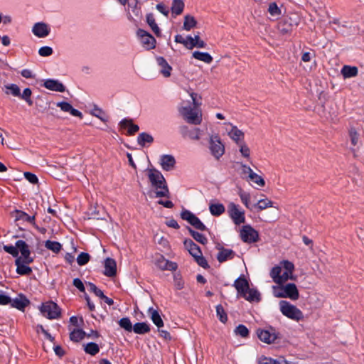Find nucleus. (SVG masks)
I'll list each match as a JSON object with an SVG mask.
<instances>
[{"label": "nucleus", "mask_w": 364, "mask_h": 364, "mask_svg": "<svg viewBox=\"0 0 364 364\" xmlns=\"http://www.w3.org/2000/svg\"><path fill=\"white\" fill-rule=\"evenodd\" d=\"M257 335L261 341L267 344L273 343L277 339L281 338L280 333L273 328H270L269 330L259 328Z\"/></svg>", "instance_id": "obj_9"}, {"label": "nucleus", "mask_w": 364, "mask_h": 364, "mask_svg": "<svg viewBox=\"0 0 364 364\" xmlns=\"http://www.w3.org/2000/svg\"><path fill=\"white\" fill-rule=\"evenodd\" d=\"M185 248L193 257L199 255L202 253L200 248L191 239H185L183 241Z\"/></svg>", "instance_id": "obj_22"}, {"label": "nucleus", "mask_w": 364, "mask_h": 364, "mask_svg": "<svg viewBox=\"0 0 364 364\" xmlns=\"http://www.w3.org/2000/svg\"><path fill=\"white\" fill-rule=\"evenodd\" d=\"M181 218L187 221L194 228L200 230L206 231L208 230L207 227L202 223V221L195 214L188 210H183L181 213Z\"/></svg>", "instance_id": "obj_8"}, {"label": "nucleus", "mask_w": 364, "mask_h": 364, "mask_svg": "<svg viewBox=\"0 0 364 364\" xmlns=\"http://www.w3.org/2000/svg\"><path fill=\"white\" fill-rule=\"evenodd\" d=\"M235 333L242 338H247L249 336L250 331L245 325L240 324L236 327Z\"/></svg>", "instance_id": "obj_48"}, {"label": "nucleus", "mask_w": 364, "mask_h": 364, "mask_svg": "<svg viewBox=\"0 0 364 364\" xmlns=\"http://www.w3.org/2000/svg\"><path fill=\"white\" fill-rule=\"evenodd\" d=\"M273 294L277 298H289L293 301L299 298V293L295 284L289 283L286 285L273 287Z\"/></svg>", "instance_id": "obj_2"}, {"label": "nucleus", "mask_w": 364, "mask_h": 364, "mask_svg": "<svg viewBox=\"0 0 364 364\" xmlns=\"http://www.w3.org/2000/svg\"><path fill=\"white\" fill-rule=\"evenodd\" d=\"M148 312L150 314L151 321L159 328L164 326V321L158 311L153 308H149Z\"/></svg>", "instance_id": "obj_26"}, {"label": "nucleus", "mask_w": 364, "mask_h": 364, "mask_svg": "<svg viewBox=\"0 0 364 364\" xmlns=\"http://www.w3.org/2000/svg\"><path fill=\"white\" fill-rule=\"evenodd\" d=\"M282 273V267L274 266L270 272V277H272L274 282L278 284L280 279V275Z\"/></svg>", "instance_id": "obj_42"}, {"label": "nucleus", "mask_w": 364, "mask_h": 364, "mask_svg": "<svg viewBox=\"0 0 364 364\" xmlns=\"http://www.w3.org/2000/svg\"><path fill=\"white\" fill-rule=\"evenodd\" d=\"M228 213L235 225H238L245 222V213L240 210L238 205L230 203L228 205Z\"/></svg>", "instance_id": "obj_10"}, {"label": "nucleus", "mask_w": 364, "mask_h": 364, "mask_svg": "<svg viewBox=\"0 0 364 364\" xmlns=\"http://www.w3.org/2000/svg\"><path fill=\"white\" fill-rule=\"evenodd\" d=\"M83 349L86 353L90 355H95L100 352L99 346L94 342L83 345Z\"/></svg>", "instance_id": "obj_32"}, {"label": "nucleus", "mask_w": 364, "mask_h": 364, "mask_svg": "<svg viewBox=\"0 0 364 364\" xmlns=\"http://www.w3.org/2000/svg\"><path fill=\"white\" fill-rule=\"evenodd\" d=\"M31 94H32V92L30 88H25L23 91V93L22 94L20 93L19 97L22 100H24L29 106H31V105H33V103L31 98Z\"/></svg>", "instance_id": "obj_47"}, {"label": "nucleus", "mask_w": 364, "mask_h": 364, "mask_svg": "<svg viewBox=\"0 0 364 364\" xmlns=\"http://www.w3.org/2000/svg\"><path fill=\"white\" fill-rule=\"evenodd\" d=\"M160 164L164 171L172 170L176 165V159L172 155L164 154L160 158Z\"/></svg>", "instance_id": "obj_15"}, {"label": "nucleus", "mask_w": 364, "mask_h": 364, "mask_svg": "<svg viewBox=\"0 0 364 364\" xmlns=\"http://www.w3.org/2000/svg\"><path fill=\"white\" fill-rule=\"evenodd\" d=\"M3 249L6 252L11 255L14 257H19L18 250H17L16 245H4Z\"/></svg>", "instance_id": "obj_52"}, {"label": "nucleus", "mask_w": 364, "mask_h": 364, "mask_svg": "<svg viewBox=\"0 0 364 364\" xmlns=\"http://www.w3.org/2000/svg\"><path fill=\"white\" fill-rule=\"evenodd\" d=\"M148 178L152 187L156 190L155 192L156 198H170V191L166 181L159 170L156 168L148 169Z\"/></svg>", "instance_id": "obj_1"}, {"label": "nucleus", "mask_w": 364, "mask_h": 364, "mask_svg": "<svg viewBox=\"0 0 364 364\" xmlns=\"http://www.w3.org/2000/svg\"><path fill=\"white\" fill-rule=\"evenodd\" d=\"M216 314L218 319L223 323H225L228 321V315L221 304L216 306Z\"/></svg>", "instance_id": "obj_40"}, {"label": "nucleus", "mask_w": 364, "mask_h": 364, "mask_svg": "<svg viewBox=\"0 0 364 364\" xmlns=\"http://www.w3.org/2000/svg\"><path fill=\"white\" fill-rule=\"evenodd\" d=\"M193 58L205 63L210 64L213 62V57L206 52L194 51L192 54Z\"/></svg>", "instance_id": "obj_27"}, {"label": "nucleus", "mask_w": 364, "mask_h": 364, "mask_svg": "<svg viewBox=\"0 0 364 364\" xmlns=\"http://www.w3.org/2000/svg\"><path fill=\"white\" fill-rule=\"evenodd\" d=\"M208 147L212 156L217 160L225 154V145L218 134L210 136Z\"/></svg>", "instance_id": "obj_5"}, {"label": "nucleus", "mask_w": 364, "mask_h": 364, "mask_svg": "<svg viewBox=\"0 0 364 364\" xmlns=\"http://www.w3.org/2000/svg\"><path fill=\"white\" fill-rule=\"evenodd\" d=\"M194 259L199 266H200L205 269H207L209 267L208 263L207 260L205 259V258L203 256L202 253L200 254L199 255L196 256V257H194Z\"/></svg>", "instance_id": "obj_56"}, {"label": "nucleus", "mask_w": 364, "mask_h": 364, "mask_svg": "<svg viewBox=\"0 0 364 364\" xmlns=\"http://www.w3.org/2000/svg\"><path fill=\"white\" fill-rule=\"evenodd\" d=\"M240 236L244 242L248 244L255 243L259 240V232L250 225L242 227Z\"/></svg>", "instance_id": "obj_7"}, {"label": "nucleus", "mask_w": 364, "mask_h": 364, "mask_svg": "<svg viewBox=\"0 0 364 364\" xmlns=\"http://www.w3.org/2000/svg\"><path fill=\"white\" fill-rule=\"evenodd\" d=\"M6 88L7 90H9L11 92V94L15 97H19L20 96V88L16 84H10L8 85H6Z\"/></svg>", "instance_id": "obj_58"}, {"label": "nucleus", "mask_w": 364, "mask_h": 364, "mask_svg": "<svg viewBox=\"0 0 364 364\" xmlns=\"http://www.w3.org/2000/svg\"><path fill=\"white\" fill-rule=\"evenodd\" d=\"M245 299L248 301H259L260 300V294L257 290L250 288Z\"/></svg>", "instance_id": "obj_39"}, {"label": "nucleus", "mask_w": 364, "mask_h": 364, "mask_svg": "<svg viewBox=\"0 0 364 364\" xmlns=\"http://www.w3.org/2000/svg\"><path fill=\"white\" fill-rule=\"evenodd\" d=\"M292 274L288 273V272H284L283 274L280 275V279L278 282L279 285L284 284L289 279H292Z\"/></svg>", "instance_id": "obj_63"}, {"label": "nucleus", "mask_w": 364, "mask_h": 364, "mask_svg": "<svg viewBox=\"0 0 364 364\" xmlns=\"http://www.w3.org/2000/svg\"><path fill=\"white\" fill-rule=\"evenodd\" d=\"M249 178L254 182L255 183L257 184L258 186L262 187L264 186L265 182L264 180L259 175H257L256 173H251V175L249 176Z\"/></svg>", "instance_id": "obj_51"}, {"label": "nucleus", "mask_w": 364, "mask_h": 364, "mask_svg": "<svg viewBox=\"0 0 364 364\" xmlns=\"http://www.w3.org/2000/svg\"><path fill=\"white\" fill-rule=\"evenodd\" d=\"M188 230L193 238L198 242L202 245H205L208 243V238L203 234L195 231L191 228H188Z\"/></svg>", "instance_id": "obj_34"}, {"label": "nucleus", "mask_w": 364, "mask_h": 364, "mask_svg": "<svg viewBox=\"0 0 364 364\" xmlns=\"http://www.w3.org/2000/svg\"><path fill=\"white\" fill-rule=\"evenodd\" d=\"M90 256L88 253L80 252L77 257V262L80 266L85 265L90 261Z\"/></svg>", "instance_id": "obj_49"}, {"label": "nucleus", "mask_w": 364, "mask_h": 364, "mask_svg": "<svg viewBox=\"0 0 364 364\" xmlns=\"http://www.w3.org/2000/svg\"><path fill=\"white\" fill-rule=\"evenodd\" d=\"M175 41L178 43L183 44L186 48L189 49V41L186 38H184L181 35L177 34L175 36Z\"/></svg>", "instance_id": "obj_61"}, {"label": "nucleus", "mask_w": 364, "mask_h": 364, "mask_svg": "<svg viewBox=\"0 0 364 364\" xmlns=\"http://www.w3.org/2000/svg\"><path fill=\"white\" fill-rule=\"evenodd\" d=\"M136 33L138 37L140 38L141 44L147 50H151L156 47V39L149 33L139 28L138 29Z\"/></svg>", "instance_id": "obj_11"}, {"label": "nucleus", "mask_w": 364, "mask_h": 364, "mask_svg": "<svg viewBox=\"0 0 364 364\" xmlns=\"http://www.w3.org/2000/svg\"><path fill=\"white\" fill-rule=\"evenodd\" d=\"M179 130L183 138L188 137L192 140H199L200 138V129L199 128L189 129L187 126L183 125L180 127Z\"/></svg>", "instance_id": "obj_13"}, {"label": "nucleus", "mask_w": 364, "mask_h": 364, "mask_svg": "<svg viewBox=\"0 0 364 364\" xmlns=\"http://www.w3.org/2000/svg\"><path fill=\"white\" fill-rule=\"evenodd\" d=\"M173 280H174V284L177 289L181 290L183 288L184 282L182 280L181 274H175Z\"/></svg>", "instance_id": "obj_59"}, {"label": "nucleus", "mask_w": 364, "mask_h": 364, "mask_svg": "<svg viewBox=\"0 0 364 364\" xmlns=\"http://www.w3.org/2000/svg\"><path fill=\"white\" fill-rule=\"evenodd\" d=\"M358 70L355 66L344 65L341 69V74L344 78H350L358 75Z\"/></svg>", "instance_id": "obj_28"}, {"label": "nucleus", "mask_w": 364, "mask_h": 364, "mask_svg": "<svg viewBox=\"0 0 364 364\" xmlns=\"http://www.w3.org/2000/svg\"><path fill=\"white\" fill-rule=\"evenodd\" d=\"M349 136L351 144L353 146H357L359 141V134L357 132L355 128H350L349 130Z\"/></svg>", "instance_id": "obj_50"}, {"label": "nucleus", "mask_w": 364, "mask_h": 364, "mask_svg": "<svg viewBox=\"0 0 364 364\" xmlns=\"http://www.w3.org/2000/svg\"><path fill=\"white\" fill-rule=\"evenodd\" d=\"M15 264L16 266V273L20 275H30L32 273V269L28 267L26 262H23V259L21 257H17L15 260Z\"/></svg>", "instance_id": "obj_17"}, {"label": "nucleus", "mask_w": 364, "mask_h": 364, "mask_svg": "<svg viewBox=\"0 0 364 364\" xmlns=\"http://www.w3.org/2000/svg\"><path fill=\"white\" fill-rule=\"evenodd\" d=\"M233 286L237 291L242 290V288L248 289L249 283L244 277H240L235 281Z\"/></svg>", "instance_id": "obj_41"}, {"label": "nucleus", "mask_w": 364, "mask_h": 364, "mask_svg": "<svg viewBox=\"0 0 364 364\" xmlns=\"http://www.w3.org/2000/svg\"><path fill=\"white\" fill-rule=\"evenodd\" d=\"M14 217L15 218L16 221H23V222H27L33 225V223L35 222L36 216L33 215H28L26 213L16 210L13 213Z\"/></svg>", "instance_id": "obj_23"}, {"label": "nucleus", "mask_w": 364, "mask_h": 364, "mask_svg": "<svg viewBox=\"0 0 364 364\" xmlns=\"http://www.w3.org/2000/svg\"><path fill=\"white\" fill-rule=\"evenodd\" d=\"M179 112L189 124L198 125L202 122L201 112L197 109L192 108L191 106L181 107Z\"/></svg>", "instance_id": "obj_4"}, {"label": "nucleus", "mask_w": 364, "mask_h": 364, "mask_svg": "<svg viewBox=\"0 0 364 364\" xmlns=\"http://www.w3.org/2000/svg\"><path fill=\"white\" fill-rule=\"evenodd\" d=\"M268 12L273 17H279L281 15V10L275 2L269 4Z\"/></svg>", "instance_id": "obj_46"}, {"label": "nucleus", "mask_w": 364, "mask_h": 364, "mask_svg": "<svg viewBox=\"0 0 364 364\" xmlns=\"http://www.w3.org/2000/svg\"><path fill=\"white\" fill-rule=\"evenodd\" d=\"M279 304L280 311L284 316L296 321L304 319L303 312L296 306L285 300L280 301Z\"/></svg>", "instance_id": "obj_3"}, {"label": "nucleus", "mask_w": 364, "mask_h": 364, "mask_svg": "<svg viewBox=\"0 0 364 364\" xmlns=\"http://www.w3.org/2000/svg\"><path fill=\"white\" fill-rule=\"evenodd\" d=\"M32 31L38 38H44L49 34L50 29L48 25L44 23H36L34 24Z\"/></svg>", "instance_id": "obj_19"}, {"label": "nucleus", "mask_w": 364, "mask_h": 364, "mask_svg": "<svg viewBox=\"0 0 364 364\" xmlns=\"http://www.w3.org/2000/svg\"><path fill=\"white\" fill-rule=\"evenodd\" d=\"M119 326L124 328L125 331L131 332L132 331L133 326L130 319L128 317L121 318L118 322Z\"/></svg>", "instance_id": "obj_43"}, {"label": "nucleus", "mask_w": 364, "mask_h": 364, "mask_svg": "<svg viewBox=\"0 0 364 364\" xmlns=\"http://www.w3.org/2000/svg\"><path fill=\"white\" fill-rule=\"evenodd\" d=\"M53 48L50 46H43L38 50V54L42 57H48L53 54Z\"/></svg>", "instance_id": "obj_55"}, {"label": "nucleus", "mask_w": 364, "mask_h": 364, "mask_svg": "<svg viewBox=\"0 0 364 364\" xmlns=\"http://www.w3.org/2000/svg\"><path fill=\"white\" fill-rule=\"evenodd\" d=\"M282 267L285 269V272H288V273L293 274L294 270V265L291 262L288 260H284L281 262Z\"/></svg>", "instance_id": "obj_57"}, {"label": "nucleus", "mask_w": 364, "mask_h": 364, "mask_svg": "<svg viewBox=\"0 0 364 364\" xmlns=\"http://www.w3.org/2000/svg\"><path fill=\"white\" fill-rule=\"evenodd\" d=\"M105 270L104 274L109 277H114L117 274V263L116 261L112 259L107 257L105 260L104 263Z\"/></svg>", "instance_id": "obj_14"}, {"label": "nucleus", "mask_w": 364, "mask_h": 364, "mask_svg": "<svg viewBox=\"0 0 364 364\" xmlns=\"http://www.w3.org/2000/svg\"><path fill=\"white\" fill-rule=\"evenodd\" d=\"M43 86L50 90L63 92L65 90V86L58 80L47 79L44 81Z\"/></svg>", "instance_id": "obj_18"}, {"label": "nucleus", "mask_w": 364, "mask_h": 364, "mask_svg": "<svg viewBox=\"0 0 364 364\" xmlns=\"http://www.w3.org/2000/svg\"><path fill=\"white\" fill-rule=\"evenodd\" d=\"M16 246L18 252L21 254V258L23 259V262L26 264H31L33 262V257H31V250L28 244L21 240L16 242Z\"/></svg>", "instance_id": "obj_12"}, {"label": "nucleus", "mask_w": 364, "mask_h": 364, "mask_svg": "<svg viewBox=\"0 0 364 364\" xmlns=\"http://www.w3.org/2000/svg\"><path fill=\"white\" fill-rule=\"evenodd\" d=\"M238 195L245 206L248 209H251L250 207V194L242 190H240Z\"/></svg>", "instance_id": "obj_45"}, {"label": "nucleus", "mask_w": 364, "mask_h": 364, "mask_svg": "<svg viewBox=\"0 0 364 364\" xmlns=\"http://www.w3.org/2000/svg\"><path fill=\"white\" fill-rule=\"evenodd\" d=\"M291 29H292L291 24L287 25V21H285V20L283 21H281L279 23V30L280 31L281 33H282L284 34L289 33L291 31Z\"/></svg>", "instance_id": "obj_53"}, {"label": "nucleus", "mask_w": 364, "mask_h": 364, "mask_svg": "<svg viewBox=\"0 0 364 364\" xmlns=\"http://www.w3.org/2000/svg\"><path fill=\"white\" fill-rule=\"evenodd\" d=\"M258 364H277V360L271 358L262 356L258 360Z\"/></svg>", "instance_id": "obj_64"}, {"label": "nucleus", "mask_w": 364, "mask_h": 364, "mask_svg": "<svg viewBox=\"0 0 364 364\" xmlns=\"http://www.w3.org/2000/svg\"><path fill=\"white\" fill-rule=\"evenodd\" d=\"M187 39L190 42L189 50H191L195 47L204 48L206 46V43L200 38L199 34L195 35L194 37H192L191 36H188Z\"/></svg>", "instance_id": "obj_25"}, {"label": "nucleus", "mask_w": 364, "mask_h": 364, "mask_svg": "<svg viewBox=\"0 0 364 364\" xmlns=\"http://www.w3.org/2000/svg\"><path fill=\"white\" fill-rule=\"evenodd\" d=\"M228 135L237 144H240V140L244 138V133L240 130L236 126L232 127L229 132Z\"/></svg>", "instance_id": "obj_30"}, {"label": "nucleus", "mask_w": 364, "mask_h": 364, "mask_svg": "<svg viewBox=\"0 0 364 364\" xmlns=\"http://www.w3.org/2000/svg\"><path fill=\"white\" fill-rule=\"evenodd\" d=\"M40 310L41 314L48 319H56L61 315L60 307L53 301L43 303Z\"/></svg>", "instance_id": "obj_6"}, {"label": "nucleus", "mask_w": 364, "mask_h": 364, "mask_svg": "<svg viewBox=\"0 0 364 364\" xmlns=\"http://www.w3.org/2000/svg\"><path fill=\"white\" fill-rule=\"evenodd\" d=\"M197 21L195 18L190 15H186L184 17V22L183 28L186 31H190L196 26Z\"/></svg>", "instance_id": "obj_36"}, {"label": "nucleus", "mask_w": 364, "mask_h": 364, "mask_svg": "<svg viewBox=\"0 0 364 364\" xmlns=\"http://www.w3.org/2000/svg\"><path fill=\"white\" fill-rule=\"evenodd\" d=\"M29 304V300L23 294H19L18 297L11 300L10 302L11 307L16 308L20 311H24V309Z\"/></svg>", "instance_id": "obj_20"}, {"label": "nucleus", "mask_w": 364, "mask_h": 364, "mask_svg": "<svg viewBox=\"0 0 364 364\" xmlns=\"http://www.w3.org/2000/svg\"><path fill=\"white\" fill-rule=\"evenodd\" d=\"M162 262H165V264H167L166 266H164L167 270L175 271L178 268V265L176 262L167 260L165 258H162Z\"/></svg>", "instance_id": "obj_62"}, {"label": "nucleus", "mask_w": 364, "mask_h": 364, "mask_svg": "<svg viewBox=\"0 0 364 364\" xmlns=\"http://www.w3.org/2000/svg\"><path fill=\"white\" fill-rule=\"evenodd\" d=\"M184 9V3L182 0H173L171 11L176 15H180Z\"/></svg>", "instance_id": "obj_37"}, {"label": "nucleus", "mask_w": 364, "mask_h": 364, "mask_svg": "<svg viewBox=\"0 0 364 364\" xmlns=\"http://www.w3.org/2000/svg\"><path fill=\"white\" fill-rule=\"evenodd\" d=\"M45 247L54 253H58L62 249L61 244L57 241L47 240L45 242Z\"/></svg>", "instance_id": "obj_38"}, {"label": "nucleus", "mask_w": 364, "mask_h": 364, "mask_svg": "<svg viewBox=\"0 0 364 364\" xmlns=\"http://www.w3.org/2000/svg\"><path fill=\"white\" fill-rule=\"evenodd\" d=\"M119 126L122 129H127V135H134L139 130V127L133 123L132 119H123L119 122Z\"/></svg>", "instance_id": "obj_16"}, {"label": "nucleus", "mask_w": 364, "mask_h": 364, "mask_svg": "<svg viewBox=\"0 0 364 364\" xmlns=\"http://www.w3.org/2000/svg\"><path fill=\"white\" fill-rule=\"evenodd\" d=\"M209 210L213 215L220 216L225 212V208L222 203H212L209 205Z\"/></svg>", "instance_id": "obj_33"}, {"label": "nucleus", "mask_w": 364, "mask_h": 364, "mask_svg": "<svg viewBox=\"0 0 364 364\" xmlns=\"http://www.w3.org/2000/svg\"><path fill=\"white\" fill-rule=\"evenodd\" d=\"M273 202L268 199H261L258 201L257 204L255 205V207L258 209V210L261 211L267 208L272 207Z\"/></svg>", "instance_id": "obj_44"}, {"label": "nucleus", "mask_w": 364, "mask_h": 364, "mask_svg": "<svg viewBox=\"0 0 364 364\" xmlns=\"http://www.w3.org/2000/svg\"><path fill=\"white\" fill-rule=\"evenodd\" d=\"M85 336V332L80 328L74 329L70 333V338L73 342H79Z\"/></svg>", "instance_id": "obj_35"}, {"label": "nucleus", "mask_w": 364, "mask_h": 364, "mask_svg": "<svg viewBox=\"0 0 364 364\" xmlns=\"http://www.w3.org/2000/svg\"><path fill=\"white\" fill-rule=\"evenodd\" d=\"M218 250L219 252L217 255V259L220 263L233 259L235 255V252L230 249H225L221 247Z\"/></svg>", "instance_id": "obj_21"}, {"label": "nucleus", "mask_w": 364, "mask_h": 364, "mask_svg": "<svg viewBox=\"0 0 364 364\" xmlns=\"http://www.w3.org/2000/svg\"><path fill=\"white\" fill-rule=\"evenodd\" d=\"M132 331L136 334H145L150 331V326L146 323L138 322L133 326Z\"/></svg>", "instance_id": "obj_29"}, {"label": "nucleus", "mask_w": 364, "mask_h": 364, "mask_svg": "<svg viewBox=\"0 0 364 364\" xmlns=\"http://www.w3.org/2000/svg\"><path fill=\"white\" fill-rule=\"evenodd\" d=\"M156 61L158 65L161 67V73L166 77H169L172 68L168 65L166 60L163 57H158Z\"/></svg>", "instance_id": "obj_24"}, {"label": "nucleus", "mask_w": 364, "mask_h": 364, "mask_svg": "<svg viewBox=\"0 0 364 364\" xmlns=\"http://www.w3.org/2000/svg\"><path fill=\"white\" fill-rule=\"evenodd\" d=\"M25 178L32 184H36L38 182V178L34 173L31 172L24 173Z\"/></svg>", "instance_id": "obj_60"}, {"label": "nucleus", "mask_w": 364, "mask_h": 364, "mask_svg": "<svg viewBox=\"0 0 364 364\" xmlns=\"http://www.w3.org/2000/svg\"><path fill=\"white\" fill-rule=\"evenodd\" d=\"M87 286L89 287V289L91 292H93L97 296L101 299L102 296H104V293L102 290H100L97 287L92 283L88 282Z\"/></svg>", "instance_id": "obj_54"}, {"label": "nucleus", "mask_w": 364, "mask_h": 364, "mask_svg": "<svg viewBox=\"0 0 364 364\" xmlns=\"http://www.w3.org/2000/svg\"><path fill=\"white\" fill-rule=\"evenodd\" d=\"M153 141V136L146 132L140 133L137 137V143L141 146H144L146 143L151 144Z\"/></svg>", "instance_id": "obj_31"}]
</instances>
